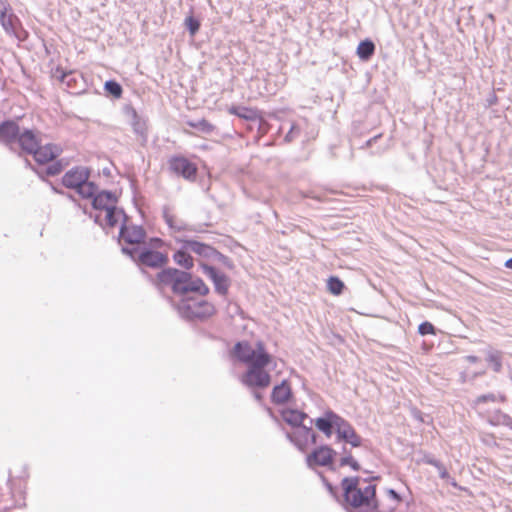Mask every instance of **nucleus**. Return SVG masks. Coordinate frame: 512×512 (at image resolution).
Segmentation results:
<instances>
[{
    "label": "nucleus",
    "instance_id": "obj_3",
    "mask_svg": "<svg viewBox=\"0 0 512 512\" xmlns=\"http://www.w3.org/2000/svg\"><path fill=\"white\" fill-rule=\"evenodd\" d=\"M121 252L128 256L146 274L145 267L152 269H164L169 263L167 253L152 249L151 247L122 246Z\"/></svg>",
    "mask_w": 512,
    "mask_h": 512
},
{
    "label": "nucleus",
    "instance_id": "obj_2",
    "mask_svg": "<svg viewBox=\"0 0 512 512\" xmlns=\"http://www.w3.org/2000/svg\"><path fill=\"white\" fill-rule=\"evenodd\" d=\"M273 362L271 354H264L259 350L258 361L249 365L241 375L240 381L247 388L253 390H264L270 386L272 376L266 368Z\"/></svg>",
    "mask_w": 512,
    "mask_h": 512
},
{
    "label": "nucleus",
    "instance_id": "obj_9",
    "mask_svg": "<svg viewBox=\"0 0 512 512\" xmlns=\"http://www.w3.org/2000/svg\"><path fill=\"white\" fill-rule=\"evenodd\" d=\"M185 275V270H181L175 267H166L156 274V277L153 280V284L158 289L161 287H169L172 293L177 296L181 288V280L183 277H185Z\"/></svg>",
    "mask_w": 512,
    "mask_h": 512
},
{
    "label": "nucleus",
    "instance_id": "obj_55",
    "mask_svg": "<svg viewBox=\"0 0 512 512\" xmlns=\"http://www.w3.org/2000/svg\"><path fill=\"white\" fill-rule=\"evenodd\" d=\"M229 309L231 310V313L232 315H235V314H238V315H242L243 314V311L242 309L240 308V306L236 303L234 304H231Z\"/></svg>",
    "mask_w": 512,
    "mask_h": 512
},
{
    "label": "nucleus",
    "instance_id": "obj_62",
    "mask_svg": "<svg viewBox=\"0 0 512 512\" xmlns=\"http://www.w3.org/2000/svg\"><path fill=\"white\" fill-rule=\"evenodd\" d=\"M253 396L254 398L258 401V402H261L263 400V395L262 393L258 392V391H254L253 392Z\"/></svg>",
    "mask_w": 512,
    "mask_h": 512
},
{
    "label": "nucleus",
    "instance_id": "obj_8",
    "mask_svg": "<svg viewBox=\"0 0 512 512\" xmlns=\"http://www.w3.org/2000/svg\"><path fill=\"white\" fill-rule=\"evenodd\" d=\"M309 425L305 422L293 429L292 432H286L287 439L293 443L301 452H305L309 445H315L319 435L312 429L313 419L310 418Z\"/></svg>",
    "mask_w": 512,
    "mask_h": 512
},
{
    "label": "nucleus",
    "instance_id": "obj_26",
    "mask_svg": "<svg viewBox=\"0 0 512 512\" xmlns=\"http://www.w3.org/2000/svg\"><path fill=\"white\" fill-rule=\"evenodd\" d=\"M191 252L205 260H212L215 247L197 239L186 238Z\"/></svg>",
    "mask_w": 512,
    "mask_h": 512
},
{
    "label": "nucleus",
    "instance_id": "obj_7",
    "mask_svg": "<svg viewBox=\"0 0 512 512\" xmlns=\"http://www.w3.org/2000/svg\"><path fill=\"white\" fill-rule=\"evenodd\" d=\"M168 169L177 177L194 182L198 175L196 163L181 154L172 155L167 160Z\"/></svg>",
    "mask_w": 512,
    "mask_h": 512
},
{
    "label": "nucleus",
    "instance_id": "obj_32",
    "mask_svg": "<svg viewBox=\"0 0 512 512\" xmlns=\"http://www.w3.org/2000/svg\"><path fill=\"white\" fill-rule=\"evenodd\" d=\"M492 426H506L512 430V417L500 409L495 410L489 417Z\"/></svg>",
    "mask_w": 512,
    "mask_h": 512
},
{
    "label": "nucleus",
    "instance_id": "obj_45",
    "mask_svg": "<svg viewBox=\"0 0 512 512\" xmlns=\"http://www.w3.org/2000/svg\"><path fill=\"white\" fill-rule=\"evenodd\" d=\"M301 134V128L298 124L292 123L289 131L286 133L284 137L285 143H291L295 139H297Z\"/></svg>",
    "mask_w": 512,
    "mask_h": 512
},
{
    "label": "nucleus",
    "instance_id": "obj_5",
    "mask_svg": "<svg viewBox=\"0 0 512 512\" xmlns=\"http://www.w3.org/2000/svg\"><path fill=\"white\" fill-rule=\"evenodd\" d=\"M174 307L179 316L187 321L205 320L216 312L213 304L204 299H196L194 297L181 298Z\"/></svg>",
    "mask_w": 512,
    "mask_h": 512
},
{
    "label": "nucleus",
    "instance_id": "obj_19",
    "mask_svg": "<svg viewBox=\"0 0 512 512\" xmlns=\"http://www.w3.org/2000/svg\"><path fill=\"white\" fill-rule=\"evenodd\" d=\"M16 143L20 147L18 156L22 157L23 155H30L35 152V149L39 147L42 141L36 130L24 128L20 130Z\"/></svg>",
    "mask_w": 512,
    "mask_h": 512
},
{
    "label": "nucleus",
    "instance_id": "obj_1",
    "mask_svg": "<svg viewBox=\"0 0 512 512\" xmlns=\"http://www.w3.org/2000/svg\"><path fill=\"white\" fill-rule=\"evenodd\" d=\"M329 493L342 504L347 510L352 512H373L378 510L376 500V486L368 485L365 488L359 486L360 482H341L342 494H338V487L333 486L332 482H323Z\"/></svg>",
    "mask_w": 512,
    "mask_h": 512
},
{
    "label": "nucleus",
    "instance_id": "obj_16",
    "mask_svg": "<svg viewBox=\"0 0 512 512\" xmlns=\"http://www.w3.org/2000/svg\"><path fill=\"white\" fill-rule=\"evenodd\" d=\"M147 237L146 230L141 225L128 224V219H122L119 228L118 242L124 241L128 245L143 243Z\"/></svg>",
    "mask_w": 512,
    "mask_h": 512
},
{
    "label": "nucleus",
    "instance_id": "obj_24",
    "mask_svg": "<svg viewBox=\"0 0 512 512\" xmlns=\"http://www.w3.org/2000/svg\"><path fill=\"white\" fill-rule=\"evenodd\" d=\"M21 128L17 121L5 119L0 122V143L12 145L16 143Z\"/></svg>",
    "mask_w": 512,
    "mask_h": 512
},
{
    "label": "nucleus",
    "instance_id": "obj_18",
    "mask_svg": "<svg viewBox=\"0 0 512 512\" xmlns=\"http://www.w3.org/2000/svg\"><path fill=\"white\" fill-rule=\"evenodd\" d=\"M82 199H90L94 210L105 211L118 202V197L111 190H100L96 184L90 196H83Z\"/></svg>",
    "mask_w": 512,
    "mask_h": 512
},
{
    "label": "nucleus",
    "instance_id": "obj_36",
    "mask_svg": "<svg viewBox=\"0 0 512 512\" xmlns=\"http://www.w3.org/2000/svg\"><path fill=\"white\" fill-rule=\"evenodd\" d=\"M193 11V7H191L190 14L184 19V27L192 37L195 36L201 28V21L193 15Z\"/></svg>",
    "mask_w": 512,
    "mask_h": 512
},
{
    "label": "nucleus",
    "instance_id": "obj_64",
    "mask_svg": "<svg viewBox=\"0 0 512 512\" xmlns=\"http://www.w3.org/2000/svg\"><path fill=\"white\" fill-rule=\"evenodd\" d=\"M85 215H88L90 218L93 217L92 213L88 211L87 206H81L80 207Z\"/></svg>",
    "mask_w": 512,
    "mask_h": 512
},
{
    "label": "nucleus",
    "instance_id": "obj_31",
    "mask_svg": "<svg viewBox=\"0 0 512 512\" xmlns=\"http://www.w3.org/2000/svg\"><path fill=\"white\" fill-rule=\"evenodd\" d=\"M503 352L500 350L493 349L489 347L486 350V361L489 365H491L492 370L495 373H500L502 371L503 365Z\"/></svg>",
    "mask_w": 512,
    "mask_h": 512
},
{
    "label": "nucleus",
    "instance_id": "obj_46",
    "mask_svg": "<svg viewBox=\"0 0 512 512\" xmlns=\"http://www.w3.org/2000/svg\"><path fill=\"white\" fill-rule=\"evenodd\" d=\"M339 466H350L354 471L360 470V464L352 455L343 456L339 461Z\"/></svg>",
    "mask_w": 512,
    "mask_h": 512
},
{
    "label": "nucleus",
    "instance_id": "obj_57",
    "mask_svg": "<svg viewBox=\"0 0 512 512\" xmlns=\"http://www.w3.org/2000/svg\"><path fill=\"white\" fill-rule=\"evenodd\" d=\"M388 494H389V496H390L392 499H394V500H396V501H400V500H401V496H400V494H399L396 490H394V489H389V490H388Z\"/></svg>",
    "mask_w": 512,
    "mask_h": 512
},
{
    "label": "nucleus",
    "instance_id": "obj_22",
    "mask_svg": "<svg viewBox=\"0 0 512 512\" xmlns=\"http://www.w3.org/2000/svg\"><path fill=\"white\" fill-rule=\"evenodd\" d=\"M338 414L332 409H326L320 417L313 419L316 429L330 438L335 430Z\"/></svg>",
    "mask_w": 512,
    "mask_h": 512
},
{
    "label": "nucleus",
    "instance_id": "obj_52",
    "mask_svg": "<svg viewBox=\"0 0 512 512\" xmlns=\"http://www.w3.org/2000/svg\"><path fill=\"white\" fill-rule=\"evenodd\" d=\"M497 102H498V97L494 92H492L489 94V96L486 99V106L491 107L493 105H496Z\"/></svg>",
    "mask_w": 512,
    "mask_h": 512
},
{
    "label": "nucleus",
    "instance_id": "obj_37",
    "mask_svg": "<svg viewBox=\"0 0 512 512\" xmlns=\"http://www.w3.org/2000/svg\"><path fill=\"white\" fill-rule=\"evenodd\" d=\"M327 289L331 294L339 296L343 293L345 284L338 276L331 275L327 279Z\"/></svg>",
    "mask_w": 512,
    "mask_h": 512
},
{
    "label": "nucleus",
    "instance_id": "obj_61",
    "mask_svg": "<svg viewBox=\"0 0 512 512\" xmlns=\"http://www.w3.org/2000/svg\"><path fill=\"white\" fill-rule=\"evenodd\" d=\"M266 411L268 412L269 416L275 421V422H279V419L277 418V416L274 414V412L272 411L271 408L269 407H266Z\"/></svg>",
    "mask_w": 512,
    "mask_h": 512
},
{
    "label": "nucleus",
    "instance_id": "obj_38",
    "mask_svg": "<svg viewBox=\"0 0 512 512\" xmlns=\"http://www.w3.org/2000/svg\"><path fill=\"white\" fill-rule=\"evenodd\" d=\"M188 125L204 134H211L215 130V126L204 118L197 121H189Z\"/></svg>",
    "mask_w": 512,
    "mask_h": 512
},
{
    "label": "nucleus",
    "instance_id": "obj_27",
    "mask_svg": "<svg viewBox=\"0 0 512 512\" xmlns=\"http://www.w3.org/2000/svg\"><path fill=\"white\" fill-rule=\"evenodd\" d=\"M419 463L430 465L433 468V471L430 470L429 472H434L435 475L439 476L442 479L449 477V472L445 464L441 460L437 459L433 454L424 453L421 459L419 460Z\"/></svg>",
    "mask_w": 512,
    "mask_h": 512
},
{
    "label": "nucleus",
    "instance_id": "obj_43",
    "mask_svg": "<svg viewBox=\"0 0 512 512\" xmlns=\"http://www.w3.org/2000/svg\"><path fill=\"white\" fill-rule=\"evenodd\" d=\"M43 147L51 160L57 159L63 152L62 147L55 143H47Z\"/></svg>",
    "mask_w": 512,
    "mask_h": 512
},
{
    "label": "nucleus",
    "instance_id": "obj_11",
    "mask_svg": "<svg viewBox=\"0 0 512 512\" xmlns=\"http://www.w3.org/2000/svg\"><path fill=\"white\" fill-rule=\"evenodd\" d=\"M337 452L329 445L324 444L314 448L307 456L306 462L309 467H328L335 470L334 461Z\"/></svg>",
    "mask_w": 512,
    "mask_h": 512
},
{
    "label": "nucleus",
    "instance_id": "obj_44",
    "mask_svg": "<svg viewBox=\"0 0 512 512\" xmlns=\"http://www.w3.org/2000/svg\"><path fill=\"white\" fill-rule=\"evenodd\" d=\"M436 327L429 321H423L418 326V334L421 336L436 335Z\"/></svg>",
    "mask_w": 512,
    "mask_h": 512
},
{
    "label": "nucleus",
    "instance_id": "obj_39",
    "mask_svg": "<svg viewBox=\"0 0 512 512\" xmlns=\"http://www.w3.org/2000/svg\"><path fill=\"white\" fill-rule=\"evenodd\" d=\"M30 155L33 156L34 161L38 165H44L51 162V158L48 156L47 152L45 151L42 143L39 145L38 148L35 149V152L31 153Z\"/></svg>",
    "mask_w": 512,
    "mask_h": 512
},
{
    "label": "nucleus",
    "instance_id": "obj_41",
    "mask_svg": "<svg viewBox=\"0 0 512 512\" xmlns=\"http://www.w3.org/2000/svg\"><path fill=\"white\" fill-rule=\"evenodd\" d=\"M498 399L501 402H504L506 400V397L503 396V395H500L499 397H497L494 393H487V394L479 395L474 400V403L476 405H481V404H485V403H488V402H496Z\"/></svg>",
    "mask_w": 512,
    "mask_h": 512
},
{
    "label": "nucleus",
    "instance_id": "obj_12",
    "mask_svg": "<svg viewBox=\"0 0 512 512\" xmlns=\"http://www.w3.org/2000/svg\"><path fill=\"white\" fill-rule=\"evenodd\" d=\"M180 286L181 288L177 296L181 298H190L189 294L206 296L210 292L209 287L205 284L203 279L193 275L190 271H186V275L182 278Z\"/></svg>",
    "mask_w": 512,
    "mask_h": 512
},
{
    "label": "nucleus",
    "instance_id": "obj_23",
    "mask_svg": "<svg viewBox=\"0 0 512 512\" xmlns=\"http://www.w3.org/2000/svg\"><path fill=\"white\" fill-rule=\"evenodd\" d=\"M294 398V394L288 379H283L275 385L271 391L270 399L275 405L289 403Z\"/></svg>",
    "mask_w": 512,
    "mask_h": 512
},
{
    "label": "nucleus",
    "instance_id": "obj_28",
    "mask_svg": "<svg viewBox=\"0 0 512 512\" xmlns=\"http://www.w3.org/2000/svg\"><path fill=\"white\" fill-rule=\"evenodd\" d=\"M229 113L237 116L240 119H244L246 121H257L260 120L259 111L254 108L241 106V105H232L228 109Z\"/></svg>",
    "mask_w": 512,
    "mask_h": 512
},
{
    "label": "nucleus",
    "instance_id": "obj_47",
    "mask_svg": "<svg viewBox=\"0 0 512 512\" xmlns=\"http://www.w3.org/2000/svg\"><path fill=\"white\" fill-rule=\"evenodd\" d=\"M164 246V240L160 237H151L149 239L148 244H144L141 247H151L152 249L157 250Z\"/></svg>",
    "mask_w": 512,
    "mask_h": 512
},
{
    "label": "nucleus",
    "instance_id": "obj_35",
    "mask_svg": "<svg viewBox=\"0 0 512 512\" xmlns=\"http://www.w3.org/2000/svg\"><path fill=\"white\" fill-rule=\"evenodd\" d=\"M104 91L107 96L113 99H120L123 94V87L115 79H109L104 83Z\"/></svg>",
    "mask_w": 512,
    "mask_h": 512
},
{
    "label": "nucleus",
    "instance_id": "obj_60",
    "mask_svg": "<svg viewBox=\"0 0 512 512\" xmlns=\"http://www.w3.org/2000/svg\"><path fill=\"white\" fill-rule=\"evenodd\" d=\"M65 197H67L70 201L74 202L78 207H81V204L77 201L74 195L65 192Z\"/></svg>",
    "mask_w": 512,
    "mask_h": 512
},
{
    "label": "nucleus",
    "instance_id": "obj_58",
    "mask_svg": "<svg viewBox=\"0 0 512 512\" xmlns=\"http://www.w3.org/2000/svg\"><path fill=\"white\" fill-rule=\"evenodd\" d=\"M449 483H450L451 487L454 490H460V491L468 492V490L465 487H462V486L458 485V482H456V481L449 482Z\"/></svg>",
    "mask_w": 512,
    "mask_h": 512
},
{
    "label": "nucleus",
    "instance_id": "obj_56",
    "mask_svg": "<svg viewBox=\"0 0 512 512\" xmlns=\"http://www.w3.org/2000/svg\"><path fill=\"white\" fill-rule=\"evenodd\" d=\"M412 414H413V417H414L415 419H417L418 421H420V422H422V423H424V422H425V420H424V418H423V413H422L420 410H418V409H414V410L412 411Z\"/></svg>",
    "mask_w": 512,
    "mask_h": 512
},
{
    "label": "nucleus",
    "instance_id": "obj_15",
    "mask_svg": "<svg viewBox=\"0 0 512 512\" xmlns=\"http://www.w3.org/2000/svg\"><path fill=\"white\" fill-rule=\"evenodd\" d=\"M122 111L126 117L130 118V125L133 132L139 137L141 146H146L148 142L147 119L139 115L131 104H125Z\"/></svg>",
    "mask_w": 512,
    "mask_h": 512
},
{
    "label": "nucleus",
    "instance_id": "obj_6",
    "mask_svg": "<svg viewBox=\"0 0 512 512\" xmlns=\"http://www.w3.org/2000/svg\"><path fill=\"white\" fill-rule=\"evenodd\" d=\"M259 350H262L264 354H270L261 340L255 343L254 348L247 340H240L230 350V357L248 367L258 361Z\"/></svg>",
    "mask_w": 512,
    "mask_h": 512
},
{
    "label": "nucleus",
    "instance_id": "obj_25",
    "mask_svg": "<svg viewBox=\"0 0 512 512\" xmlns=\"http://www.w3.org/2000/svg\"><path fill=\"white\" fill-rule=\"evenodd\" d=\"M282 420L292 429L300 426L305 420L310 419L304 411L294 408H283L280 410Z\"/></svg>",
    "mask_w": 512,
    "mask_h": 512
},
{
    "label": "nucleus",
    "instance_id": "obj_48",
    "mask_svg": "<svg viewBox=\"0 0 512 512\" xmlns=\"http://www.w3.org/2000/svg\"><path fill=\"white\" fill-rule=\"evenodd\" d=\"M25 167L32 170L42 181H45L42 169L36 168L28 158H24Z\"/></svg>",
    "mask_w": 512,
    "mask_h": 512
},
{
    "label": "nucleus",
    "instance_id": "obj_10",
    "mask_svg": "<svg viewBox=\"0 0 512 512\" xmlns=\"http://www.w3.org/2000/svg\"><path fill=\"white\" fill-rule=\"evenodd\" d=\"M199 268L205 276L213 283L214 291L219 296H227L231 286V279L215 266L200 261Z\"/></svg>",
    "mask_w": 512,
    "mask_h": 512
},
{
    "label": "nucleus",
    "instance_id": "obj_53",
    "mask_svg": "<svg viewBox=\"0 0 512 512\" xmlns=\"http://www.w3.org/2000/svg\"><path fill=\"white\" fill-rule=\"evenodd\" d=\"M382 137V134L375 135L368 139L362 146L361 149L369 148L371 147L379 138Z\"/></svg>",
    "mask_w": 512,
    "mask_h": 512
},
{
    "label": "nucleus",
    "instance_id": "obj_14",
    "mask_svg": "<svg viewBox=\"0 0 512 512\" xmlns=\"http://www.w3.org/2000/svg\"><path fill=\"white\" fill-rule=\"evenodd\" d=\"M180 286L181 288L177 296L181 298H190L189 294L206 296L210 292L209 287L205 284L203 279L193 275L190 271H186V275L182 278Z\"/></svg>",
    "mask_w": 512,
    "mask_h": 512
},
{
    "label": "nucleus",
    "instance_id": "obj_49",
    "mask_svg": "<svg viewBox=\"0 0 512 512\" xmlns=\"http://www.w3.org/2000/svg\"><path fill=\"white\" fill-rule=\"evenodd\" d=\"M173 230L177 231V232H181V231L198 232L199 231L194 226H190L188 224H185L182 221L180 223H175V227H173Z\"/></svg>",
    "mask_w": 512,
    "mask_h": 512
},
{
    "label": "nucleus",
    "instance_id": "obj_40",
    "mask_svg": "<svg viewBox=\"0 0 512 512\" xmlns=\"http://www.w3.org/2000/svg\"><path fill=\"white\" fill-rule=\"evenodd\" d=\"M212 260L218 261L220 264H222L228 270H234L236 267L234 261L231 258L224 255L223 253L218 251L216 248L214 250Z\"/></svg>",
    "mask_w": 512,
    "mask_h": 512
},
{
    "label": "nucleus",
    "instance_id": "obj_17",
    "mask_svg": "<svg viewBox=\"0 0 512 512\" xmlns=\"http://www.w3.org/2000/svg\"><path fill=\"white\" fill-rule=\"evenodd\" d=\"M51 76L65 85L71 93L78 94L82 91L80 82L83 78L73 70H64L61 66H57L55 69H52Z\"/></svg>",
    "mask_w": 512,
    "mask_h": 512
},
{
    "label": "nucleus",
    "instance_id": "obj_51",
    "mask_svg": "<svg viewBox=\"0 0 512 512\" xmlns=\"http://www.w3.org/2000/svg\"><path fill=\"white\" fill-rule=\"evenodd\" d=\"M341 480H381L379 475H370L366 478H361L360 476H345Z\"/></svg>",
    "mask_w": 512,
    "mask_h": 512
},
{
    "label": "nucleus",
    "instance_id": "obj_21",
    "mask_svg": "<svg viewBox=\"0 0 512 512\" xmlns=\"http://www.w3.org/2000/svg\"><path fill=\"white\" fill-rule=\"evenodd\" d=\"M2 9L0 10V23L6 33L15 36L19 40H23L18 32V28L20 26V21L13 13L7 14L8 9H10V5L1 2Z\"/></svg>",
    "mask_w": 512,
    "mask_h": 512
},
{
    "label": "nucleus",
    "instance_id": "obj_13",
    "mask_svg": "<svg viewBox=\"0 0 512 512\" xmlns=\"http://www.w3.org/2000/svg\"><path fill=\"white\" fill-rule=\"evenodd\" d=\"M180 286L181 288L177 296L181 298H190L189 294L206 296L210 292L209 287L205 284L203 279L193 275L190 271H186V275L182 278Z\"/></svg>",
    "mask_w": 512,
    "mask_h": 512
},
{
    "label": "nucleus",
    "instance_id": "obj_42",
    "mask_svg": "<svg viewBox=\"0 0 512 512\" xmlns=\"http://www.w3.org/2000/svg\"><path fill=\"white\" fill-rule=\"evenodd\" d=\"M340 442L348 443L354 448L363 445V439L357 434L355 429L347 434L346 437H344V439H342Z\"/></svg>",
    "mask_w": 512,
    "mask_h": 512
},
{
    "label": "nucleus",
    "instance_id": "obj_54",
    "mask_svg": "<svg viewBox=\"0 0 512 512\" xmlns=\"http://www.w3.org/2000/svg\"><path fill=\"white\" fill-rule=\"evenodd\" d=\"M44 182L48 183L51 187V190L53 191V193L55 194H58V195H65V191L58 188L57 186H55L51 181H49L48 179H46Z\"/></svg>",
    "mask_w": 512,
    "mask_h": 512
},
{
    "label": "nucleus",
    "instance_id": "obj_30",
    "mask_svg": "<svg viewBox=\"0 0 512 512\" xmlns=\"http://www.w3.org/2000/svg\"><path fill=\"white\" fill-rule=\"evenodd\" d=\"M105 212V222L109 227H115L118 224L120 217H122V219H128V215L125 213L124 209L116 206V204L109 207Z\"/></svg>",
    "mask_w": 512,
    "mask_h": 512
},
{
    "label": "nucleus",
    "instance_id": "obj_59",
    "mask_svg": "<svg viewBox=\"0 0 512 512\" xmlns=\"http://www.w3.org/2000/svg\"><path fill=\"white\" fill-rule=\"evenodd\" d=\"M465 359H466V361H468L471 364H475V363H477L479 361V358L477 356H475V355H467L465 357Z\"/></svg>",
    "mask_w": 512,
    "mask_h": 512
},
{
    "label": "nucleus",
    "instance_id": "obj_63",
    "mask_svg": "<svg viewBox=\"0 0 512 512\" xmlns=\"http://www.w3.org/2000/svg\"><path fill=\"white\" fill-rule=\"evenodd\" d=\"M504 267L507 268V269H511L512 270V257L508 258L504 262Z\"/></svg>",
    "mask_w": 512,
    "mask_h": 512
},
{
    "label": "nucleus",
    "instance_id": "obj_4",
    "mask_svg": "<svg viewBox=\"0 0 512 512\" xmlns=\"http://www.w3.org/2000/svg\"><path fill=\"white\" fill-rule=\"evenodd\" d=\"M91 169L85 166H75L66 171L61 178L62 185L74 190L81 198L90 196L95 189L96 183L90 181Z\"/></svg>",
    "mask_w": 512,
    "mask_h": 512
},
{
    "label": "nucleus",
    "instance_id": "obj_33",
    "mask_svg": "<svg viewBox=\"0 0 512 512\" xmlns=\"http://www.w3.org/2000/svg\"><path fill=\"white\" fill-rule=\"evenodd\" d=\"M353 430L354 427L352 426V424L338 414L335 424V433L337 440L340 442L342 439H344V437H346L347 434H349Z\"/></svg>",
    "mask_w": 512,
    "mask_h": 512
},
{
    "label": "nucleus",
    "instance_id": "obj_20",
    "mask_svg": "<svg viewBox=\"0 0 512 512\" xmlns=\"http://www.w3.org/2000/svg\"><path fill=\"white\" fill-rule=\"evenodd\" d=\"M181 246L173 253V261L185 271H190L194 267V258L191 256V250L188 247L186 238L177 239Z\"/></svg>",
    "mask_w": 512,
    "mask_h": 512
},
{
    "label": "nucleus",
    "instance_id": "obj_29",
    "mask_svg": "<svg viewBox=\"0 0 512 512\" xmlns=\"http://www.w3.org/2000/svg\"><path fill=\"white\" fill-rule=\"evenodd\" d=\"M376 46L370 38L361 40L356 49V55L363 62H368L375 54Z\"/></svg>",
    "mask_w": 512,
    "mask_h": 512
},
{
    "label": "nucleus",
    "instance_id": "obj_50",
    "mask_svg": "<svg viewBox=\"0 0 512 512\" xmlns=\"http://www.w3.org/2000/svg\"><path fill=\"white\" fill-rule=\"evenodd\" d=\"M163 219L167 226L173 230V227H175L174 216L169 214L167 206L163 208Z\"/></svg>",
    "mask_w": 512,
    "mask_h": 512
},
{
    "label": "nucleus",
    "instance_id": "obj_34",
    "mask_svg": "<svg viewBox=\"0 0 512 512\" xmlns=\"http://www.w3.org/2000/svg\"><path fill=\"white\" fill-rule=\"evenodd\" d=\"M67 163L64 161V159H54L51 162L48 163L46 168L43 171L44 178L47 179V177H54L59 175L65 168Z\"/></svg>",
    "mask_w": 512,
    "mask_h": 512
}]
</instances>
